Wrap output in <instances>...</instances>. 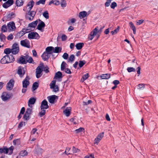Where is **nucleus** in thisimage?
Here are the masks:
<instances>
[{
  "label": "nucleus",
  "mask_w": 158,
  "mask_h": 158,
  "mask_svg": "<svg viewBox=\"0 0 158 158\" xmlns=\"http://www.w3.org/2000/svg\"><path fill=\"white\" fill-rule=\"evenodd\" d=\"M13 143L14 145L17 144L18 145L20 144V140L19 139H14L13 141Z\"/></svg>",
  "instance_id": "44"
},
{
  "label": "nucleus",
  "mask_w": 158,
  "mask_h": 158,
  "mask_svg": "<svg viewBox=\"0 0 158 158\" xmlns=\"http://www.w3.org/2000/svg\"><path fill=\"white\" fill-rule=\"evenodd\" d=\"M45 109H40L41 111L39 113V115L40 117H42L46 113V110Z\"/></svg>",
  "instance_id": "39"
},
{
  "label": "nucleus",
  "mask_w": 158,
  "mask_h": 158,
  "mask_svg": "<svg viewBox=\"0 0 158 158\" xmlns=\"http://www.w3.org/2000/svg\"><path fill=\"white\" fill-rule=\"evenodd\" d=\"M48 102L45 99L43 100L41 102L40 106V109H46L49 108Z\"/></svg>",
  "instance_id": "10"
},
{
  "label": "nucleus",
  "mask_w": 158,
  "mask_h": 158,
  "mask_svg": "<svg viewBox=\"0 0 158 158\" xmlns=\"http://www.w3.org/2000/svg\"><path fill=\"white\" fill-rule=\"evenodd\" d=\"M44 152V150L38 145H37L36 147H35L34 151V153L37 155L41 154Z\"/></svg>",
  "instance_id": "12"
},
{
  "label": "nucleus",
  "mask_w": 158,
  "mask_h": 158,
  "mask_svg": "<svg viewBox=\"0 0 158 158\" xmlns=\"http://www.w3.org/2000/svg\"><path fill=\"white\" fill-rule=\"evenodd\" d=\"M45 26V24L44 22H39L38 25L37 26V29L39 30L42 31V28H44Z\"/></svg>",
  "instance_id": "21"
},
{
  "label": "nucleus",
  "mask_w": 158,
  "mask_h": 158,
  "mask_svg": "<svg viewBox=\"0 0 158 158\" xmlns=\"http://www.w3.org/2000/svg\"><path fill=\"white\" fill-rule=\"evenodd\" d=\"M34 11L32 10L31 11H28L27 13H26L25 18L26 19H28V18L32 17L33 13Z\"/></svg>",
  "instance_id": "29"
},
{
  "label": "nucleus",
  "mask_w": 158,
  "mask_h": 158,
  "mask_svg": "<svg viewBox=\"0 0 158 158\" xmlns=\"http://www.w3.org/2000/svg\"><path fill=\"white\" fill-rule=\"evenodd\" d=\"M84 130V129L83 127H80L78 129L76 130L75 131L76 134L78 133L83 131Z\"/></svg>",
  "instance_id": "45"
},
{
  "label": "nucleus",
  "mask_w": 158,
  "mask_h": 158,
  "mask_svg": "<svg viewBox=\"0 0 158 158\" xmlns=\"http://www.w3.org/2000/svg\"><path fill=\"white\" fill-rule=\"evenodd\" d=\"M9 63L14 62L15 61V58L12 54L7 55Z\"/></svg>",
  "instance_id": "24"
},
{
  "label": "nucleus",
  "mask_w": 158,
  "mask_h": 158,
  "mask_svg": "<svg viewBox=\"0 0 158 158\" xmlns=\"http://www.w3.org/2000/svg\"><path fill=\"white\" fill-rule=\"evenodd\" d=\"M17 63L21 64H27L26 60H25L23 57V55H22L20 57L19 59L17 60Z\"/></svg>",
  "instance_id": "17"
},
{
  "label": "nucleus",
  "mask_w": 158,
  "mask_h": 158,
  "mask_svg": "<svg viewBox=\"0 0 158 158\" xmlns=\"http://www.w3.org/2000/svg\"><path fill=\"white\" fill-rule=\"evenodd\" d=\"M43 69V71H44L46 73H47L49 72V68L47 66L45 67H44Z\"/></svg>",
  "instance_id": "57"
},
{
  "label": "nucleus",
  "mask_w": 158,
  "mask_h": 158,
  "mask_svg": "<svg viewBox=\"0 0 158 158\" xmlns=\"http://www.w3.org/2000/svg\"><path fill=\"white\" fill-rule=\"evenodd\" d=\"M75 58V57L74 55L73 54L71 55V56H70V57H69V62L73 61L74 60Z\"/></svg>",
  "instance_id": "51"
},
{
  "label": "nucleus",
  "mask_w": 158,
  "mask_h": 158,
  "mask_svg": "<svg viewBox=\"0 0 158 158\" xmlns=\"http://www.w3.org/2000/svg\"><path fill=\"white\" fill-rule=\"evenodd\" d=\"M92 102L91 100H89L87 102H83V105L84 106L87 105L89 104H90V103H92Z\"/></svg>",
  "instance_id": "60"
},
{
  "label": "nucleus",
  "mask_w": 158,
  "mask_h": 158,
  "mask_svg": "<svg viewBox=\"0 0 158 158\" xmlns=\"http://www.w3.org/2000/svg\"><path fill=\"white\" fill-rule=\"evenodd\" d=\"M101 140L100 139L96 137L94 140V144H98Z\"/></svg>",
  "instance_id": "58"
},
{
  "label": "nucleus",
  "mask_w": 158,
  "mask_h": 158,
  "mask_svg": "<svg viewBox=\"0 0 158 158\" xmlns=\"http://www.w3.org/2000/svg\"><path fill=\"white\" fill-rule=\"evenodd\" d=\"M68 56L69 55L66 53H64L62 56L63 58L65 60H67L68 58Z\"/></svg>",
  "instance_id": "62"
},
{
  "label": "nucleus",
  "mask_w": 158,
  "mask_h": 158,
  "mask_svg": "<svg viewBox=\"0 0 158 158\" xmlns=\"http://www.w3.org/2000/svg\"><path fill=\"white\" fill-rule=\"evenodd\" d=\"M101 77L102 79H108L110 77V75L108 73L103 74Z\"/></svg>",
  "instance_id": "32"
},
{
  "label": "nucleus",
  "mask_w": 158,
  "mask_h": 158,
  "mask_svg": "<svg viewBox=\"0 0 158 158\" xmlns=\"http://www.w3.org/2000/svg\"><path fill=\"white\" fill-rule=\"evenodd\" d=\"M63 77L62 73L60 71H58L56 73L54 78L59 79Z\"/></svg>",
  "instance_id": "31"
},
{
  "label": "nucleus",
  "mask_w": 158,
  "mask_h": 158,
  "mask_svg": "<svg viewBox=\"0 0 158 158\" xmlns=\"http://www.w3.org/2000/svg\"><path fill=\"white\" fill-rule=\"evenodd\" d=\"M13 38V36L12 34H10L7 37V39L9 40H11Z\"/></svg>",
  "instance_id": "61"
},
{
  "label": "nucleus",
  "mask_w": 158,
  "mask_h": 158,
  "mask_svg": "<svg viewBox=\"0 0 158 158\" xmlns=\"http://www.w3.org/2000/svg\"><path fill=\"white\" fill-rule=\"evenodd\" d=\"M40 37L39 34L36 32H32L30 33L28 35V38L29 39H38Z\"/></svg>",
  "instance_id": "2"
},
{
  "label": "nucleus",
  "mask_w": 158,
  "mask_h": 158,
  "mask_svg": "<svg viewBox=\"0 0 158 158\" xmlns=\"http://www.w3.org/2000/svg\"><path fill=\"white\" fill-rule=\"evenodd\" d=\"M49 54L46 52H44L41 56V57L42 58V59L44 60H48L50 57V56L48 55Z\"/></svg>",
  "instance_id": "19"
},
{
  "label": "nucleus",
  "mask_w": 158,
  "mask_h": 158,
  "mask_svg": "<svg viewBox=\"0 0 158 158\" xmlns=\"http://www.w3.org/2000/svg\"><path fill=\"white\" fill-rule=\"evenodd\" d=\"M30 78L28 76H27L25 79L23 80L22 82L23 87V88H27L30 84L29 80Z\"/></svg>",
  "instance_id": "7"
},
{
  "label": "nucleus",
  "mask_w": 158,
  "mask_h": 158,
  "mask_svg": "<svg viewBox=\"0 0 158 158\" xmlns=\"http://www.w3.org/2000/svg\"><path fill=\"white\" fill-rule=\"evenodd\" d=\"M53 49H54V47L52 46H49L46 48L45 52L49 54H51L52 53V51H53Z\"/></svg>",
  "instance_id": "25"
},
{
  "label": "nucleus",
  "mask_w": 158,
  "mask_h": 158,
  "mask_svg": "<svg viewBox=\"0 0 158 158\" xmlns=\"http://www.w3.org/2000/svg\"><path fill=\"white\" fill-rule=\"evenodd\" d=\"M2 99L3 101H6L9 99L10 98L11 96L10 94L6 92H4L3 93L2 95Z\"/></svg>",
  "instance_id": "13"
},
{
  "label": "nucleus",
  "mask_w": 158,
  "mask_h": 158,
  "mask_svg": "<svg viewBox=\"0 0 158 158\" xmlns=\"http://www.w3.org/2000/svg\"><path fill=\"white\" fill-rule=\"evenodd\" d=\"M7 29L5 25H2L1 27V31L2 32H5L7 31Z\"/></svg>",
  "instance_id": "47"
},
{
  "label": "nucleus",
  "mask_w": 158,
  "mask_h": 158,
  "mask_svg": "<svg viewBox=\"0 0 158 158\" xmlns=\"http://www.w3.org/2000/svg\"><path fill=\"white\" fill-rule=\"evenodd\" d=\"M43 15V16L47 19H48L49 18L48 13L47 11L44 12Z\"/></svg>",
  "instance_id": "46"
},
{
  "label": "nucleus",
  "mask_w": 158,
  "mask_h": 158,
  "mask_svg": "<svg viewBox=\"0 0 158 158\" xmlns=\"http://www.w3.org/2000/svg\"><path fill=\"white\" fill-rule=\"evenodd\" d=\"M104 132H102L101 133H100L98 134V135L97 137L98 138V139H100L101 140L102 139V138L104 136Z\"/></svg>",
  "instance_id": "53"
},
{
  "label": "nucleus",
  "mask_w": 158,
  "mask_h": 158,
  "mask_svg": "<svg viewBox=\"0 0 158 158\" xmlns=\"http://www.w3.org/2000/svg\"><path fill=\"white\" fill-rule=\"evenodd\" d=\"M97 33V27L95 28L90 33V34L89 36L88 39L89 40H92L94 35H95Z\"/></svg>",
  "instance_id": "11"
},
{
  "label": "nucleus",
  "mask_w": 158,
  "mask_h": 158,
  "mask_svg": "<svg viewBox=\"0 0 158 158\" xmlns=\"http://www.w3.org/2000/svg\"><path fill=\"white\" fill-rule=\"evenodd\" d=\"M28 153L26 151L24 150V151H21L19 155L20 156H24L27 155Z\"/></svg>",
  "instance_id": "42"
},
{
  "label": "nucleus",
  "mask_w": 158,
  "mask_h": 158,
  "mask_svg": "<svg viewBox=\"0 0 158 158\" xmlns=\"http://www.w3.org/2000/svg\"><path fill=\"white\" fill-rule=\"evenodd\" d=\"M14 83L15 81L13 79H10L7 84V89L8 90H11L14 87Z\"/></svg>",
  "instance_id": "8"
},
{
  "label": "nucleus",
  "mask_w": 158,
  "mask_h": 158,
  "mask_svg": "<svg viewBox=\"0 0 158 158\" xmlns=\"http://www.w3.org/2000/svg\"><path fill=\"white\" fill-rule=\"evenodd\" d=\"M22 69H23V68L21 66H19L18 67V69L17 71L18 74L19 75L20 77L23 76L25 73V72L23 71V73L22 72Z\"/></svg>",
  "instance_id": "23"
},
{
  "label": "nucleus",
  "mask_w": 158,
  "mask_h": 158,
  "mask_svg": "<svg viewBox=\"0 0 158 158\" xmlns=\"http://www.w3.org/2000/svg\"><path fill=\"white\" fill-rule=\"evenodd\" d=\"M113 83L114 85H117L120 83V82L119 81L117 80H115L113 81Z\"/></svg>",
  "instance_id": "64"
},
{
  "label": "nucleus",
  "mask_w": 158,
  "mask_h": 158,
  "mask_svg": "<svg viewBox=\"0 0 158 158\" xmlns=\"http://www.w3.org/2000/svg\"><path fill=\"white\" fill-rule=\"evenodd\" d=\"M12 53L14 55H16L17 54L19 51V48L18 44L17 43H15L12 46Z\"/></svg>",
  "instance_id": "3"
},
{
  "label": "nucleus",
  "mask_w": 158,
  "mask_h": 158,
  "mask_svg": "<svg viewBox=\"0 0 158 158\" xmlns=\"http://www.w3.org/2000/svg\"><path fill=\"white\" fill-rule=\"evenodd\" d=\"M39 84L37 82H35L33 84L31 88L32 91H33L36 89L38 87Z\"/></svg>",
  "instance_id": "30"
},
{
  "label": "nucleus",
  "mask_w": 158,
  "mask_h": 158,
  "mask_svg": "<svg viewBox=\"0 0 158 158\" xmlns=\"http://www.w3.org/2000/svg\"><path fill=\"white\" fill-rule=\"evenodd\" d=\"M14 3L13 0H8L2 4V6L5 9L8 8Z\"/></svg>",
  "instance_id": "6"
},
{
  "label": "nucleus",
  "mask_w": 158,
  "mask_h": 158,
  "mask_svg": "<svg viewBox=\"0 0 158 158\" xmlns=\"http://www.w3.org/2000/svg\"><path fill=\"white\" fill-rule=\"evenodd\" d=\"M72 150L73 153L79 152L80 151V149L75 148L74 146H73L72 148Z\"/></svg>",
  "instance_id": "49"
},
{
  "label": "nucleus",
  "mask_w": 158,
  "mask_h": 158,
  "mask_svg": "<svg viewBox=\"0 0 158 158\" xmlns=\"http://www.w3.org/2000/svg\"><path fill=\"white\" fill-rule=\"evenodd\" d=\"M44 67V65L43 63L41 62L39 66L36 69V71L38 72V73H41L43 71V68Z\"/></svg>",
  "instance_id": "14"
},
{
  "label": "nucleus",
  "mask_w": 158,
  "mask_h": 158,
  "mask_svg": "<svg viewBox=\"0 0 158 158\" xmlns=\"http://www.w3.org/2000/svg\"><path fill=\"white\" fill-rule=\"evenodd\" d=\"M0 39L1 42H4L6 41V37L5 35L2 33L0 34Z\"/></svg>",
  "instance_id": "36"
},
{
  "label": "nucleus",
  "mask_w": 158,
  "mask_h": 158,
  "mask_svg": "<svg viewBox=\"0 0 158 158\" xmlns=\"http://www.w3.org/2000/svg\"><path fill=\"white\" fill-rule=\"evenodd\" d=\"M26 61L27 63V62H28L29 63H33V62L34 61L32 57L31 56H29L28 59L26 60Z\"/></svg>",
  "instance_id": "56"
},
{
  "label": "nucleus",
  "mask_w": 158,
  "mask_h": 158,
  "mask_svg": "<svg viewBox=\"0 0 158 158\" xmlns=\"http://www.w3.org/2000/svg\"><path fill=\"white\" fill-rule=\"evenodd\" d=\"M86 62L85 60H80L79 61V66L80 68L82 67L83 65L85 64Z\"/></svg>",
  "instance_id": "43"
},
{
  "label": "nucleus",
  "mask_w": 158,
  "mask_h": 158,
  "mask_svg": "<svg viewBox=\"0 0 158 158\" xmlns=\"http://www.w3.org/2000/svg\"><path fill=\"white\" fill-rule=\"evenodd\" d=\"M62 50V48L60 47H56L54 48L53 50V52L55 53H59L61 52Z\"/></svg>",
  "instance_id": "33"
},
{
  "label": "nucleus",
  "mask_w": 158,
  "mask_h": 158,
  "mask_svg": "<svg viewBox=\"0 0 158 158\" xmlns=\"http://www.w3.org/2000/svg\"><path fill=\"white\" fill-rule=\"evenodd\" d=\"M84 46V44L83 43H80L76 44L75 46L77 50L81 49Z\"/></svg>",
  "instance_id": "34"
},
{
  "label": "nucleus",
  "mask_w": 158,
  "mask_h": 158,
  "mask_svg": "<svg viewBox=\"0 0 158 158\" xmlns=\"http://www.w3.org/2000/svg\"><path fill=\"white\" fill-rule=\"evenodd\" d=\"M127 70L129 73L132 72H135V69L133 67H128L127 69Z\"/></svg>",
  "instance_id": "50"
},
{
  "label": "nucleus",
  "mask_w": 158,
  "mask_h": 158,
  "mask_svg": "<svg viewBox=\"0 0 158 158\" xmlns=\"http://www.w3.org/2000/svg\"><path fill=\"white\" fill-rule=\"evenodd\" d=\"M129 25L130 27L131 28L133 31V34H135L136 32V29L133 23L131 22L129 23Z\"/></svg>",
  "instance_id": "35"
},
{
  "label": "nucleus",
  "mask_w": 158,
  "mask_h": 158,
  "mask_svg": "<svg viewBox=\"0 0 158 158\" xmlns=\"http://www.w3.org/2000/svg\"><path fill=\"white\" fill-rule=\"evenodd\" d=\"M36 99L33 97H31V98L28 101V106H29L31 107V105L34 104L35 102Z\"/></svg>",
  "instance_id": "18"
},
{
  "label": "nucleus",
  "mask_w": 158,
  "mask_h": 158,
  "mask_svg": "<svg viewBox=\"0 0 158 158\" xmlns=\"http://www.w3.org/2000/svg\"><path fill=\"white\" fill-rule=\"evenodd\" d=\"M82 78H83V80L85 81L86 79H87L89 77V74L88 73H87L85 74H84L82 77Z\"/></svg>",
  "instance_id": "55"
},
{
  "label": "nucleus",
  "mask_w": 158,
  "mask_h": 158,
  "mask_svg": "<svg viewBox=\"0 0 158 158\" xmlns=\"http://www.w3.org/2000/svg\"><path fill=\"white\" fill-rule=\"evenodd\" d=\"M46 0H40L36 2V5H39L40 4L44 5L45 3Z\"/></svg>",
  "instance_id": "48"
},
{
  "label": "nucleus",
  "mask_w": 158,
  "mask_h": 158,
  "mask_svg": "<svg viewBox=\"0 0 158 158\" xmlns=\"http://www.w3.org/2000/svg\"><path fill=\"white\" fill-rule=\"evenodd\" d=\"M7 55L5 56L1 60V63L2 64H9Z\"/></svg>",
  "instance_id": "20"
},
{
  "label": "nucleus",
  "mask_w": 158,
  "mask_h": 158,
  "mask_svg": "<svg viewBox=\"0 0 158 158\" xmlns=\"http://www.w3.org/2000/svg\"><path fill=\"white\" fill-rule=\"evenodd\" d=\"M20 44L22 46L28 48H29L31 47L30 42L27 39L21 40L20 41Z\"/></svg>",
  "instance_id": "5"
},
{
  "label": "nucleus",
  "mask_w": 158,
  "mask_h": 158,
  "mask_svg": "<svg viewBox=\"0 0 158 158\" xmlns=\"http://www.w3.org/2000/svg\"><path fill=\"white\" fill-rule=\"evenodd\" d=\"M32 109L31 108H28L23 115V118L26 120H28L29 119V116L31 114Z\"/></svg>",
  "instance_id": "4"
},
{
  "label": "nucleus",
  "mask_w": 158,
  "mask_h": 158,
  "mask_svg": "<svg viewBox=\"0 0 158 158\" xmlns=\"http://www.w3.org/2000/svg\"><path fill=\"white\" fill-rule=\"evenodd\" d=\"M8 28L10 31H12L14 28H15V25L13 22H10L7 25Z\"/></svg>",
  "instance_id": "15"
},
{
  "label": "nucleus",
  "mask_w": 158,
  "mask_h": 158,
  "mask_svg": "<svg viewBox=\"0 0 158 158\" xmlns=\"http://www.w3.org/2000/svg\"><path fill=\"white\" fill-rule=\"evenodd\" d=\"M71 108L70 107H67L65 110L63 111L64 113L67 117L69 116L70 114Z\"/></svg>",
  "instance_id": "16"
},
{
  "label": "nucleus",
  "mask_w": 158,
  "mask_h": 158,
  "mask_svg": "<svg viewBox=\"0 0 158 158\" xmlns=\"http://www.w3.org/2000/svg\"><path fill=\"white\" fill-rule=\"evenodd\" d=\"M24 2V0H16L15 2V4L17 6H21L23 5Z\"/></svg>",
  "instance_id": "27"
},
{
  "label": "nucleus",
  "mask_w": 158,
  "mask_h": 158,
  "mask_svg": "<svg viewBox=\"0 0 158 158\" xmlns=\"http://www.w3.org/2000/svg\"><path fill=\"white\" fill-rule=\"evenodd\" d=\"M62 7H65L66 6V1L65 0H62L60 3Z\"/></svg>",
  "instance_id": "54"
},
{
  "label": "nucleus",
  "mask_w": 158,
  "mask_h": 158,
  "mask_svg": "<svg viewBox=\"0 0 158 158\" xmlns=\"http://www.w3.org/2000/svg\"><path fill=\"white\" fill-rule=\"evenodd\" d=\"M67 37L65 35L63 34L61 37V40L62 41H64L67 40Z\"/></svg>",
  "instance_id": "59"
},
{
  "label": "nucleus",
  "mask_w": 158,
  "mask_h": 158,
  "mask_svg": "<svg viewBox=\"0 0 158 158\" xmlns=\"http://www.w3.org/2000/svg\"><path fill=\"white\" fill-rule=\"evenodd\" d=\"M87 13L86 11H83L79 13V17L80 19L83 18L86 16Z\"/></svg>",
  "instance_id": "28"
},
{
  "label": "nucleus",
  "mask_w": 158,
  "mask_h": 158,
  "mask_svg": "<svg viewBox=\"0 0 158 158\" xmlns=\"http://www.w3.org/2000/svg\"><path fill=\"white\" fill-rule=\"evenodd\" d=\"M15 16V15L14 13L12 12L11 14H9L7 15L6 16H5L4 18L7 20H10L13 18H14Z\"/></svg>",
  "instance_id": "22"
},
{
  "label": "nucleus",
  "mask_w": 158,
  "mask_h": 158,
  "mask_svg": "<svg viewBox=\"0 0 158 158\" xmlns=\"http://www.w3.org/2000/svg\"><path fill=\"white\" fill-rule=\"evenodd\" d=\"M66 65H67V64L64 61L62 62L61 65V71H63L65 69Z\"/></svg>",
  "instance_id": "40"
},
{
  "label": "nucleus",
  "mask_w": 158,
  "mask_h": 158,
  "mask_svg": "<svg viewBox=\"0 0 158 158\" xmlns=\"http://www.w3.org/2000/svg\"><path fill=\"white\" fill-rule=\"evenodd\" d=\"M38 23V20H37L29 24L28 27H30L35 28L37 26Z\"/></svg>",
  "instance_id": "26"
},
{
  "label": "nucleus",
  "mask_w": 158,
  "mask_h": 158,
  "mask_svg": "<svg viewBox=\"0 0 158 158\" xmlns=\"http://www.w3.org/2000/svg\"><path fill=\"white\" fill-rule=\"evenodd\" d=\"M52 89H53V91L55 92H57L59 90V87L57 85L55 86V87H54V88Z\"/></svg>",
  "instance_id": "63"
},
{
  "label": "nucleus",
  "mask_w": 158,
  "mask_h": 158,
  "mask_svg": "<svg viewBox=\"0 0 158 158\" xmlns=\"http://www.w3.org/2000/svg\"><path fill=\"white\" fill-rule=\"evenodd\" d=\"M26 33H27V32H25L23 33H22L21 31H20L16 34V37L17 38H20Z\"/></svg>",
  "instance_id": "38"
},
{
  "label": "nucleus",
  "mask_w": 158,
  "mask_h": 158,
  "mask_svg": "<svg viewBox=\"0 0 158 158\" xmlns=\"http://www.w3.org/2000/svg\"><path fill=\"white\" fill-rule=\"evenodd\" d=\"M56 81L55 80H53L51 82L50 84V88L52 89L54 88V87H55V86H56Z\"/></svg>",
  "instance_id": "41"
},
{
  "label": "nucleus",
  "mask_w": 158,
  "mask_h": 158,
  "mask_svg": "<svg viewBox=\"0 0 158 158\" xmlns=\"http://www.w3.org/2000/svg\"><path fill=\"white\" fill-rule=\"evenodd\" d=\"M14 149V147L12 146L9 148H7L6 146H3L2 148H0V153L7 154L9 153V155H11L13 153Z\"/></svg>",
  "instance_id": "1"
},
{
  "label": "nucleus",
  "mask_w": 158,
  "mask_h": 158,
  "mask_svg": "<svg viewBox=\"0 0 158 158\" xmlns=\"http://www.w3.org/2000/svg\"><path fill=\"white\" fill-rule=\"evenodd\" d=\"M47 98L49 102L50 103L53 104L55 102L56 99H58V97L55 95H52L48 96Z\"/></svg>",
  "instance_id": "9"
},
{
  "label": "nucleus",
  "mask_w": 158,
  "mask_h": 158,
  "mask_svg": "<svg viewBox=\"0 0 158 158\" xmlns=\"http://www.w3.org/2000/svg\"><path fill=\"white\" fill-rule=\"evenodd\" d=\"M12 52V50L10 48H6L4 49V53L6 55H9Z\"/></svg>",
  "instance_id": "37"
},
{
  "label": "nucleus",
  "mask_w": 158,
  "mask_h": 158,
  "mask_svg": "<svg viewBox=\"0 0 158 158\" xmlns=\"http://www.w3.org/2000/svg\"><path fill=\"white\" fill-rule=\"evenodd\" d=\"M117 6V4L116 3L114 2H113L110 5V7L111 8L114 9L115 7Z\"/></svg>",
  "instance_id": "52"
}]
</instances>
